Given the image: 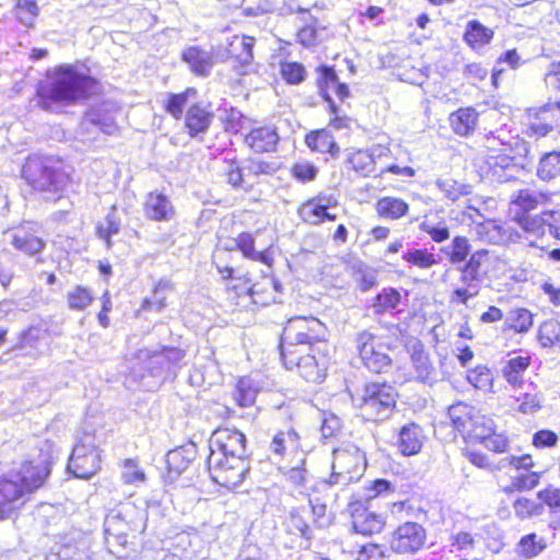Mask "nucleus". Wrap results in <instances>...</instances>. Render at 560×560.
Instances as JSON below:
<instances>
[{
  "mask_svg": "<svg viewBox=\"0 0 560 560\" xmlns=\"http://www.w3.org/2000/svg\"><path fill=\"white\" fill-rule=\"evenodd\" d=\"M209 451L212 480L225 488L241 485L249 471L245 435L236 429L219 428L209 440Z\"/></svg>",
  "mask_w": 560,
  "mask_h": 560,
  "instance_id": "nucleus-1",
  "label": "nucleus"
},
{
  "mask_svg": "<svg viewBox=\"0 0 560 560\" xmlns=\"http://www.w3.org/2000/svg\"><path fill=\"white\" fill-rule=\"evenodd\" d=\"M95 80L79 72L74 66L61 65L47 72L45 81L37 88L39 105L49 109L52 103L72 104L90 95Z\"/></svg>",
  "mask_w": 560,
  "mask_h": 560,
  "instance_id": "nucleus-2",
  "label": "nucleus"
},
{
  "mask_svg": "<svg viewBox=\"0 0 560 560\" xmlns=\"http://www.w3.org/2000/svg\"><path fill=\"white\" fill-rule=\"evenodd\" d=\"M49 474L48 462L38 465L25 462L19 471L0 477V521L8 518L20 506L25 493L42 487Z\"/></svg>",
  "mask_w": 560,
  "mask_h": 560,
  "instance_id": "nucleus-3",
  "label": "nucleus"
},
{
  "mask_svg": "<svg viewBox=\"0 0 560 560\" xmlns=\"http://www.w3.org/2000/svg\"><path fill=\"white\" fill-rule=\"evenodd\" d=\"M22 176L35 190L44 192H58L68 180L63 162L56 156L43 154H32L26 159Z\"/></svg>",
  "mask_w": 560,
  "mask_h": 560,
  "instance_id": "nucleus-4",
  "label": "nucleus"
},
{
  "mask_svg": "<svg viewBox=\"0 0 560 560\" xmlns=\"http://www.w3.org/2000/svg\"><path fill=\"white\" fill-rule=\"evenodd\" d=\"M397 393L386 383H368L361 393L353 398L362 417L369 421L387 419L396 407Z\"/></svg>",
  "mask_w": 560,
  "mask_h": 560,
  "instance_id": "nucleus-5",
  "label": "nucleus"
},
{
  "mask_svg": "<svg viewBox=\"0 0 560 560\" xmlns=\"http://www.w3.org/2000/svg\"><path fill=\"white\" fill-rule=\"evenodd\" d=\"M326 339V327L316 317L295 316L288 319L282 335L280 349L314 348Z\"/></svg>",
  "mask_w": 560,
  "mask_h": 560,
  "instance_id": "nucleus-6",
  "label": "nucleus"
},
{
  "mask_svg": "<svg viewBox=\"0 0 560 560\" xmlns=\"http://www.w3.org/2000/svg\"><path fill=\"white\" fill-rule=\"evenodd\" d=\"M133 512L135 510L127 505L119 510H113L105 517V544L110 553L122 557L120 549L126 547L128 534L144 529L142 517L127 520Z\"/></svg>",
  "mask_w": 560,
  "mask_h": 560,
  "instance_id": "nucleus-7",
  "label": "nucleus"
},
{
  "mask_svg": "<svg viewBox=\"0 0 560 560\" xmlns=\"http://www.w3.org/2000/svg\"><path fill=\"white\" fill-rule=\"evenodd\" d=\"M184 357L185 351L176 347H162L154 351L145 349L139 352V359L144 362L149 374L160 380L175 375Z\"/></svg>",
  "mask_w": 560,
  "mask_h": 560,
  "instance_id": "nucleus-8",
  "label": "nucleus"
},
{
  "mask_svg": "<svg viewBox=\"0 0 560 560\" xmlns=\"http://www.w3.org/2000/svg\"><path fill=\"white\" fill-rule=\"evenodd\" d=\"M355 349L361 362L373 373H384L392 366V358L384 351V345L376 342V336L368 329L354 337Z\"/></svg>",
  "mask_w": 560,
  "mask_h": 560,
  "instance_id": "nucleus-9",
  "label": "nucleus"
},
{
  "mask_svg": "<svg viewBox=\"0 0 560 560\" xmlns=\"http://www.w3.org/2000/svg\"><path fill=\"white\" fill-rule=\"evenodd\" d=\"M101 468V456L93 438L85 435L77 443L69 458L68 469L78 478L89 479Z\"/></svg>",
  "mask_w": 560,
  "mask_h": 560,
  "instance_id": "nucleus-10",
  "label": "nucleus"
},
{
  "mask_svg": "<svg viewBox=\"0 0 560 560\" xmlns=\"http://www.w3.org/2000/svg\"><path fill=\"white\" fill-rule=\"evenodd\" d=\"M314 348H294L290 351L281 350V358L288 370L296 369L307 382L319 383L324 378V362L313 353Z\"/></svg>",
  "mask_w": 560,
  "mask_h": 560,
  "instance_id": "nucleus-11",
  "label": "nucleus"
},
{
  "mask_svg": "<svg viewBox=\"0 0 560 560\" xmlns=\"http://www.w3.org/2000/svg\"><path fill=\"white\" fill-rule=\"evenodd\" d=\"M363 454L357 448H338L334 451L330 485H348L362 474Z\"/></svg>",
  "mask_w": 560,
  "mask_h": 560,
  "instance_id": "nucleus-12",
  "label": "nucleus"
},
{
  "mask_svg": "<svg viewBox=\"0 0 560 560\" xmlns=\"http://www.w3.org/2000/svg\"><path fill=\"white\" fill-rule=\"evenodd\" d=\"M427 541V529L417 522H405L392 533L389 548L397 555H415Z\"/></svg>",
  "mask_w": 560,
  "mask_h": 560,
  "instance_id": "nucleus-13",
  "label": "nucleus"
},
{
  "mask_svg": "<svg viewBox=\"0 0 560 560\" xmlns=\"http://www.w3.org/2000/svg\"><path fill=\"white\" fill-rule=\"evenodd\" d=\"M255 38L245 35H233L231 38H226L225 44L217 46V57L220 62H224L229 59H233L241 67L240 73H246V68L252 65L253 61V47Z\"/></svg>",
  "mask_w": 560,
  "mask_h": 560,
  "instance_id": "nucleus-14",
  "label": "nucleus"
},
{
  "mask_svg": "<svg viewBox=\"0 0 560 560\" xmlns=\"http://www.w3.org/2000/svg\"><path fill=\"white\" fill-rule=\"evenodd\" d=\"M560 120V108L552 105L551 101L544 106L529 112V122L525 135L528 138L539 139L553 130Z\"/></svg>",
  "mask_w": 560,
  "mask_h": 560,
  "instance_id": "nucleus-15",
  "label": "nucleus"
},
{
  "mask_svg": "<svg viewBox=\"0 0 560 560\" xmlns=\"http://www.w3.org/2000/svg\"><path fill=\"white\" fill-rule=\"evenodd\" d=\"M281 283L273 278L265 277L261 281L248 285L243 282L234 285L233 289L241 295H248L254 304L267 306L271 303L278 302V296L281 293Z\"/></svg>",
  "mask_w": 560,
  "mask_h": 560,
  "instance_id": "nucleus-16",
  "label": "nucleus"
},
{
  "mask_svg": "<svg viewBox=\"0 0 560 560\" xmlns=\"http://www.w3.org/2000/svg\"><path fill=\"white\" fill-rule=\"evenodd\" d=\"M505 462H509L510 466L516 468V475L511 477V485L504 488L505 492L532 490L539 483L540 475L528 470L533 467L530 456H511L510 458L501 460V467L504 466Z\"/></svg>",
  "mask_w": 560,
  "mask_h": 560,
  "instance_id": "nucleus-17",
  "label": "nucleus"
},
{
  "mask_svg": "<svg viewBox=\"0 0 560 560\" xmlns=\"http://www.w3.org/2000/svg\"><path fill=\"white\" fill-rule=\"evenodd\" d=\"M182 60L188 65L194 74L202 78L209 77L214 65L220 62L217 57V47L209 50L197 45L183 49Z\"/></svg>",
  "mask_w": 560,
  "mask_h": 560,
  "instance_id": "nucleus-18",
  "label": "nucleus"
},
{
  "mask_svg": "<svg viewBox=\"0 0 560 560\" xmlns=\"http://www.w3.org/2000/svg\"><path fill=\"white\" fill-rule=\"evenodd\" d=\"M351 514L352 529L357 534L370 536L380 533L384 527V520L380 514L370 511L361 502L351 503L349 506Z\"/></svg>",
  "mask_w": 560,
  "mask_h": 560,
  "instance_id": "nucleus-19",
  "label": "nucleus"
},
{
  "mask_svg": "<svg viewBox=\"0 0 560 560\" xmlns=\"http://www.w3.org/2000/svg\"><path fill=\"white\" fill-rule=\"evenodd\" d=\"M318 89L323 98L328 103L329 112H336V103L331 94H335L340 101L349 96V88L338 81L335 70L327 66L318 68Z\"/></svg>",
  "mask_w": 560,
  "mask_h": 560,
  "instance_id": "nucleus-20",
  "label": "nucleus"
},
{
  "mask_svg": "<svg viewBox=\"0 0 560 560\" xmlns=\"http://www.w3.org/2000/svg\"><path fill=\"white\" fill-rule=\"evenodd\" d=\"M515 164L513 159L504 153L491 151L485 161V173L491 180L505 183L514 178Z\"/></svg>",
  "mask_w": 560,
  "mask_h": 560,
  "instance_id": "nucleus-21",
  "label": "nucleus"
},
{
  "mask_svg": "<svg viewBox=\"0 0 560 560\" xmlns=\"http://www.w3.org/2000/svg\"><path fill=\"white\" fill-rule=\"evenodd\" d=\"M144 215L154 221H168L175 210L170 198L159 191L149 192L143 203Z\"/></svg>",
  "mask_w": 560,
  "mask_h": 560,
  "instance_id": "nucleus-22",
  "label": "nucleus"
},
{
  "mask_svg": "<svg viewBox=\"0 0 560 560\" xmlns=\"http://www.w3.org/2000/svg\"><path fill=\"white\" fill-rule=\"evenodd\" d=\"M276 127L265 126L253 129L246 137V144L256 153L273 152L279 142Z\"/></svg>",
  "mask_w": 560,
  "mask_h": 560,
  "instance_id": "nucleus-23",
  "label": "nucleus"
},
{
  "mask_svg": "<svg viewBox=\"0 0 560 560\" xmlns=\"http://www.w3.org/2000/svg\"><path fill=\"white\" fill-rule=\"evenodd\" d=\"M423 440L422 428L415 422H409L400 428L397 446L402 455L411 456L421 451Z\"/></svg>",
  "mask_w": 560,
  "mask_h": 560,
  "instance_id": "nucleus-24",
  "label": "nucleus"
},
{
  "mask_svg": "<svg viewBox=\"0 0 560 560\" xmlns=\"http://www.w3.org/2000/svg\"><path fill=\"white\" fill-rule=\"evenodd\" d=\"M478 116L475 108L462 107L450 115V126L457 136L468 137L477 127Z\"/></svg>",
  "mask_w": 560,
  "mask_h": 560,
  "instance_id": "nucleus-25",
  "label": "nucleus"
},
{
  "mask_svg": "<svg viewBox=\"0 0 560 560\" xmlns=\"http://www.w3.org/2000/svg\"><path fill=\"white\" fill-rule=\"evenodd\" d=\"M532 362L529 355H516L505 361L502 366V376L514 388H518L524 383V373Z\"/></svg>",
  "mask_w": 560,
  "mask_h": 560,
  "instance_id": "nucleus-26",
  "label": "nucleus"
},
{
  "mask_svg": "<svg viewBox=\"0 0 560 560\" xmlns=\"http://www.w3.org/2000/svg\"><path fill=\"white\" fill-rule=\"evenodd\" d=\"M213 119V114L199 105L189 107L186 113L185 126L191 137L207 132Z\"/></svg>",
  "mask_w": 560,
  "mask_h": 560,
  "instance_id": "nucleus-27",
  "label": "nucleus"
},
{
  "mask_svg": "<svg viewBox=\"0 0 560 560\" xmlns=\"http://www.w3.org/2000/svg\"><path fill=\"white\" fill-rule=\"evenodd\" d=\"M196 445L194 443L177 447L166 454V464L170 471L180 474L192 462L196 456Z\"/></svg>",
  "mask_w": 560,
  "mask_h": 560,
  "instance_id": "nucleus-28",
  "label": "nucleus"
},
{
  "mask_svg": "<svg viewBox=\"0 0 560 560\" xmlns=\"http://www.w3.org/2000/svg\"><path fill=\"white\" fill-rule=\"evenodd\" d=\"M493 431V420L485 415H481L477 409L476 415L469 421L467 429L464 430L462 436L465 440L479 442Z\"/></svg>",
  "mask_w": 560,
  "mask_h": 560,
  "instance_id": "nucleus-29",
  "label": "nucleus"
},
{
  "mask_svg": "<svg viewBox=\"0 0 560 560\" xmlns=\"http://www.w3.org/2000/svg\"><path fill=\"white\" fill-rule=\"evenodd\" d=\"M493 31L486 27L477 20L469 21L466 25L464 39L472 49H478L491 42Z\"/></svg>",
  "mask_w": 560,
  "mask_h": 560,
  "instance_id": "nucleus-30",
  "label": "nucleus"
},
{
  "mask_svg": "<svg viewBox=\"0 0 560 560\" xmlns=\"http://www.w3.org/2000/svg\"><path fill=\"white\" fill-rule=\"evenodd\" d=\"M377 214L381 218L398 220L407 214L409 206L397 197H383L375 205Z\"/></svg>",
  "mask_w": 560,
  "mask_h": 560,
  "instance_id": "nucleus-31",
  "label": "nucleus"
},
{
  "mask_svg": "<svg viewBox=\"0 0 560 560\" xmlns=\"http://www.w3.org/2000/svg\"><path fill=\"white\" fill-rule=\"evenodd\" d=\"M12 244L16 249L27 255L38 254L45 246L40 237L27 232L24 228L14 231L12 234Z\"/></svg>",
  "mask_w": 560,
  "mask_h": 560,
  "instance_id": "nucleus-32",
  "label": "nucleus"
},
{
  "mask_svg": "<svg viewBox=\"0 0 560 560\" xmlns=\"http://www.w3.org/2000/svg\"><path fill=\"white\" fill-rule=\"evenodd\" d=\"M305 142L312 151L322 153L328 152L332 156H336L339 152V147L334 140V137L329 131L324 129L308 133L305 138Z\"/></svg>",
  "mask_w": 560,
  "mask_h": 560,
  "instance_id": "nucleus-33",
  "label": "nucleus"
},
{
  "mask_svg": "<svg viewBox=\"0 0 560 560\" xmlns=\"http://www.w3.org/2000/svg\"><path fill=\"white\" fill-rule=\"evenodd\" d=\"M471 245L466 236H455L451 244L441 248L452 265L464 262L470 254Z\"/></svg>",
  "mask_w": 560,
  "mask_h": 560,
  "instance_id": "nucleus-34",
  "label": "nucleus"
},
{
  "mask_svg": "<svg viewBox=\"0 0 560 560\" xmlns=\"http://www.w3.org/2000/svg\"><path fill=\"white\" fill-rule=\"evenodd\" d=\"M401 294L394 288H384L373 300L371 308L374 314H384L397 308Z\"/></svg>",
  "mask_w": 560,
  "mask_h": 560,
  "instance_id": "nucleus-35",
  "label": "nucleus"
},
{
  "mask_svg": "<svg viewBox=\"0 0 560 560\" xmlns=\"http://www.w3.org/2000/svg\"><path fill=\"white\" fill-rule=\"evenodd\" d=\"M299 447V434L293 429L278 432L270 443V451L278 456H283L285 451H298Z\"/></svg>",
  "mask_w": 560,
  "mask_h": 560,
  "instance_id": "nucleus-36",
  "label": "nucleus"
},
{
  "mask_svg": "<svg viewBox=\"0 0 560 560\" xmlns=\"http://www.w3.org/2000/svg\"><path fill=\"white\" fill-rule=\"evenodd\" d=\"M545 201L546 195L532 189H521L513 198L512 203L522 212L521 215H526L529 211L536 209Z\"/></svg>",
  "mask_w": 560,
  "mask_h": 560,
  "instance_id": "nucleus-37",
  "label": "nucleus"
},
{
  "mask_svg": "<svg viewBox=\"0 0 560 560\" xmlns=\"http://www.w3.org/2000/svg\"><path fill=\"white\" fill-rule=\"evenodd\" d=\"M411 363L416 371L417 380L421 382H432L434 380V368L430 362L428 353L424 352L423 349L413 348Z\"/></svg>",
  "mask_w": 560,
  "mask_h": 560,
  "instance_id": "nucleus-38",
  "label": "nucleus"
},
{
  "mask_svg": "<svg viewBox=\"0 0 560 560\" xmlns=\"http://www.w3.org/2000/svg\"><path fill=\"white\" fill-rule=\"evenodd\" d=\"M476 408L464 402H457L448 408V417L453 423V427L463 434L464 430L467 429L469 421L474 415H476Z\"/></svg>",
  "mask_w": 560,
  "mask_h": 560,
  "instance_id": "nucleus-39",
  "label": "nucleus"
},
{
  "mask_svg": "<svg viewBox=\"0 0 560 560\" xmlns=\"http://www.w3.org/2000/svg\"><path fill=\"white\" fill-rule=\"evenodd\" d=\"M419 230L428 234L435 243H443L451 236L450 229L444 220L436 221L429 217H424L420 222Z\"/></svg>",
  "mask_w": 560,
  "mask_h": 560,
  "instance_id": "nucleus-40",
  "label": "nucleus"
},
{
  "mask_svg": "<svg viewBox=\"0 0 560 560\" xmlns=\"http://www.w3.org/2000/svg\"><path fill=\"white\" fill-rule=\"evenodd\" d=\"M66 298L68 307L72 311H84L94 300L92 291L83 285L73 287Z\"/></svg>",
  "mask_w": 560,
  "mask_h": 560,
  "instance_id": "nucleus-41",
  "label": "nucleus"
},
{
  "mask_svg": "<svg viewBox=\"0 0 560 560\" xmlns=\"http://www.w3.org/2000/svg\"><path fill=\"white\" fill-rule=\"evenodd\" d=\"M505 324L516 332H527L533 326V314L526 308L512 310L506 316Z\"/></svg>",
  "mask_w": 560,
  "mask_h": 560,
  "instance_id": "nucleus-42",
  "label": "nucleus"
},
{
  "mask_svg": "<svg viewBox=\"0 0 560 560\" xmlns=\"http://www.w3.org/2000/svg\"><path fill=\"white\" fill-rule=\"evenodd\" d=\"M537 175L542 180H550L560 175V153L550 152L545 154L539 162Z\"/></svg>",
  "mask_w": 560,
  "mask_h": 560,
  "instance_id": "nucleus-43",
  "label": "nucleus"
},
{
  "mask_svg": "<svg viewBox=\"0 0 560 560\" xmlns=\"http://www.w3.org/2000/svg\"><path fill=\"white\" fill-rule=\"evenodd\" d=\"M518 405L515 409L523 415H534L542 407L544 395L539 392L524 393L512 397Z\"/></svg>",
  "mask_w": 560,
  "mask_h": 560,
  "instance_id": "nucleus-44",
  "label": "nucleus"
},
{
  "mask_svg": "<svg viewBox=\"0 0 560 560\" xmlns=\"http://www.w3.org/2000/svg\"><path fill=\"white\" fill-rule=\"evenodd\" d=\"M435 185L452 201H456L471 192V186L458 183L452 178L438 179Z\"/></svg>",
  "mask_w": 560,
  "mask_h": 560,
  "instance_id": "nucleus-45",
  "label": "nucleus"
},
{
  "mask_svg": "<svg viewBox=\"0 0 560 560\" xmlns=\"http://www.w3.org/2000/svg\"><path fill=\"white\" fill-rule=\"evenodd\" d=\"M545 548V539L534 533L523 536L517 545L518 553L528 559L538 556Z\"/></svg>",
  "mask_w": 560,
  "mask_h": 560,
  "instance_id": "nucleus-46",
  "label": "nucleus"
},
{
  "mask_svg": "<svg viewBox=\"0 0 560 560\" xmlns=\"http://www.w3.org/2000/svg\"><path fill=\"white\" fill-rule=\"evenodd\" d=\"M256 395L252 381L243 377L236 384L233 398L240 407H249L255 402Z\"/></svg>",
  "mask_w": 560,
  "mask_h": 560,
  "instance_id": "nucleus-47",
  "label": "nucleus"
},
{
  "mask_svg": "<svg viewBox=\"0 0 560 560\" xmlns=\"http://www.w3.org/2000/svg\"><path fill=\"white\" fill-rule=\"evenodd\" d=\"M538 341L544 348H551L560 341V323L550 319L544 322L538 329Z\"/></svg>",
  "mask_w": 560,
  "mask_h": 560,
  "instance_id": "nucleus-48",
  "label": "nucleus"
},
{
  "mask_svg": "<svg viewBox=\"0 0 560 560\" xmlns=\"http://www.w3.org/2000/svg\"><path fill=\"white\" fill-rule=\"evenodd\" d=\"M402 259L421 269H429L438 264L435 255L427 249H409L404 253Z\"/></svg>",
  "mask_w": 560,
  "mask_h": 560,
  "instance_id": "nucleus-49",
  "label": "nucleus"
},
{
  "mask_svg": "<svg viewBox=\"0 0 560 560\" xmlns=\"http://www.w3.org/2000/svg\"><path fill=\"white\" fill-rule=\"evenodd\" d=\"M324 27L318 26V22L315 19H312L310 23L304 25L299 32H298V40L300 44H302L304 47H314L316 46L320 40L322 32H324Z\"/></svg>",
  "mask_w": 560,
  "mask_h": 560,
  "instance_id": "nucleus-50",
  "label": "nucleus"
},
{
  "mask_svg": "<svg viewBox=\"0 0 560 560\" xmlns=\"http://www.w3.org/2000/svg\"><path fill=\"white\" fill-rule=\"evenodd\" d=\"M196 90L192 88L187 89L183 93L170 94L165 105L166 112L175 119H180L183 116L184 107L187 104L190 95H196Z\"/></svg>",
  "mask_w": 560,
  "mask_h": 560,
  "instance_id": "nucleus-51",
  "label": "nucleus"
},
{
  "mask_svg": "<svg viewBox=\"0 0 560 560\" xmlns=\"http://www.w3.org/2000/svg\"><path fill=\"white\" fill-rule=\"evenodd\" d=\"M325 209L323 206L307 200L299 208V214L301 219L310 224L317 225L325 220Z\"/></svg>",
  "mask_w": 560,
  "mask_h": 560,
  "instance_id": "nucleus-52",
  "label": "nucleus"
},
{
  "mask_svg": "<svg viewBox=\"0 0 560 560\" xmlns=\"http://www.w3.org/2000/svg\"><path fill=\"white\" fill-rule=\"evenodd\" d=\"M516 217L520 225L524 231L535 235H542L547 232L545 212L539 215H520V213H517Z\"/></svg>",
  "mask_w": 560,
  "mask_h": 560,
  "instance_id": "nucleus-53",
  "label": "nucleus"
},
{
  "mask_svg": "<svg viewBox=\"0 0 560 560\" xmlns=\"http://www.w3.org/2000/svg\"><path fill=\"white\" fill-rule=\"evenodd\" d=\"M120 223L116 217L115 208L106 215L103 223L97 226V235L106 242L107 248L112 246L110 236L119 232Z\"/></svg>",
  "mask_w": 560,
  "mask_h": 560,
  "instance_id": "nucleus-54",
  "label": "nucleus"
},
{
  "mask_svg": "<svg viewBox=\"0 0 560 560\" xmlns=\"http://www.w3.org/2000/svg\"><path fill=\"white\" fill-rule=\"evenodd\" d=\"M468 382L476 388L488 390L492 386V375L487 366L479 365L467 373Z\"/></svg>",
  "mask_w": 560,
  "mask_h": 560,
  "instance_id": "nucleus-55",
  "label": "nucleus"
},
{
  "mask_svg": "<svg viewBox=\"0 0 560 560\" xmlns=\"http://www.w3.org/2000/svg\"><path fill=\"white\" fill-rule=\"evenodd\" d=\"M348 163L355 172H359L364 176H368L374 171L372 158L369 155L366 150H358L351 153L348 158Z\"/></svg>",
  "mask_w": 560,
  "mask_h": 560,
  "instance_id": "nucleus-56",
  "label": "nucleus"
},
{
  "mask_svg": "<svg viewBox=\"0 0 560 560\" xmlns=\"http://www.w3.org/2000/svg\"><path fill=\"white\" fill-rule=\"evenodd\" d=\"M502 63H506L511 69H516L522 65V59L517 54L516 49H509L504 54H502L499 57L497 66L494 67L492 72V81L494 85L498 84L499 78L504 72V69L499 68V66Z\"/></svg>",
  "mask_w": 560,
  "mask_h": 560,
  "instance_id": "nucleus-57",
  "label": "nucleus"
},
{
  "mask_svg": "<svg viewBox=\"0 0 560 560\" xmlns=\"http://www.w3.org/2000/svg\"><path fill=\"white\" fill-rule=\"evenodd\" d=\"M490 260V253L487 249H478L471 254H469L468 258L464 261L463 265L465 268L486 276V271L483 270V267L489 262Z\"/></svg>",
  "mask_w": 560,
  "mask_h": 560,
  "instance_id": "nucleus-58",
  "label": "nucleus"
},
{
  "mask_svg": "<svg viewBox=\"0 0 560 560\" xmlns=\"http://www.w3.org/2000/svg\"><path fill=\"white\" fill-rule=\"evenodd\" d=\"M287 528L290 533L311 538V528L304 516L299 511H292L287 520Z\"/></svg>",
  "mask_w": 560,
  "mask_h": 560,
  "instance_id": "nucleus-59",
  "label": "nucleus"
},
{
  "mask_svg": "<svg viewBox=\"0 0 560 560\" xmlns=\"http://www.w3.org/2000/svg\"><path fill=\"white\" fill-rule=\"evenodd\" d=\"M16 9L19 11L18 15L20 21L26 26L33 24L39 12L35 0H18Z\"/></svg>",
  "mask_w": 560,
  "mask_h": 560,
  "instance_id": "nucleus-60",
  "label": "nucleus"
},
{
  "mask_svg": "<svg viewBox=\"0 0 560 560\" xmlns=\"http://www.w3.org/2000/svg\"><path fill=\"white\" fill-rule=\"evenodd\" d=\"M281 74L290 84H299L305 79V69L299 62H284L281 65Z\"/></svg>",
  "mask_w": 560,
  "mask_h": 560,
  "instance_id": "nucleus-61",
  "label": "nucleus"
},
{
  "mask_svg": "<svg viewBox=\"0 0 560 560\" xmlns=\"http://www.w3.org/2000/svg\"><path fill=\"white\" fill-rule=\"evenodd\" d=\"M513 509L518 517L527 518L534 514H539L541 505L539 503H536L534 500L527 498H518L514 502Z\"/></svg>",
  "mask_w": 560,
  "mask_h": 560,
  "instance_id": "nucleus-62",
  "label": "nucleus"
},
{
  "mask_svg": "<svg viewBox=\"0 0 560 560\" xmlns=\"http://www.w3.org/2000/svg\"><path fill=\"white\" fill-rule=\"evenodd\" d=\"M386 548L376 544H366L361 547L355 560H387Z\"/></svg>",
  "mask_w": 560,
  "mask_h": 560,
  "instance_id": "nucleus-63",
  "label": "nucleus"
},
{
  "mask_svg": "<svg viewBox=\"0 0 560 560\" xmlns=\"http://www.w3.org/2000/svg\"><path fill=\"white\" fill-rule=\"evenodd\" d=\"M538 498L552 513L560 515V489L549 486L538 492Z\"/></svg>",
  "mask_w": 560,
  "mask_h": 560,
  "instance_id": "nucleus-64",
  "label": "nucleus"
}]
</instances>
